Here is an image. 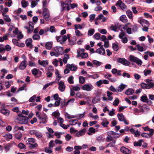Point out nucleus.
<instances>
[{
  "label": "nucleus",
  "mask_w": 154,
  "mask_h": 154,
  "mask_svg": "<svg viewBox=\"0 0 154 154\" xmlns=\"http://www.w3.org/2000/svg\"><path fill=\"white\" fill-rule=\"evenodd\" d=\"M94 88V87L91 84H85L82 88V89L87 91H90L92 90Z\"/></svg>",
  "instance_id": "obj_5"
},
{
  "label": "nucleus",
  "mask_w": 154,
  "mask_h": 154,
  "mask_svg": "<svg viewBox=\"0 0 154 154\" xmlns=\"http://www.w3.org/2000/svg\"><path fill=\"white\" fill-rule=\"evenodd\" d=\"M85 112L82 114H78L77 116H76V118L77 117V119H80L84 117V116L85 115Z\"/></svg>",
  "instance_id": "obj_45"
},
{
  "label": "nucleus",
  "mask_w": 154,
  "mask_h": 154,
  "mask_svg": "<svg viewBox=\"0 0 154 154\" xmlns=\"http://www.w3.org/2000/svg\"><path fill=\"white\" fill-rule=\"evenodd\" d=\"M127 85H125L121 84V85H119L117 88V92H121L125 88Z\"/></svg>",
  "instance_id": "obj_16"
},
{
  "label": "nucleus",
  "mask_w": 154,
  "mask_h": 154,
  "mask_svg": "<svg viewBox=\"0 0 154 154\" xmlns=\"http://www.w3.org/2000/svg\"><path fill=\"white\" fill-rule=\"evenodd\" d=\"M134 92V90L131 88H128L125 92V94L127 95L132 94Z\"/></svg>",
  "instance_id": "obj_22"
},
{
  "label": "nucleus",
  "mask_w": 154,
  "mask_h": 154,
  "mask_svg": "<svg viewBox=\"0 0 154 154\" xmlns=\"http://www.w3.org/2000/svg\"><path fill=\"white\" fill-rule=\"evenodd\" d=\"M85 81V78L82 76H80L79 77V82L81 84H83Z\"/></svg>",
  "instance_id": "obj_52"
},
{
  "label": "nucleus",
  "mask_w": 154,
  "mask_h": 154,
  "mask_svg": "<svg viewBox=\"0 0 154 154\" xmlns=\"http://www.w3.org/2000/svg\"><path fill=\"white\" fill-rule=\"evenodd\" d=\"M45 46L47 49L50 50L52 47V44L51 42H48L46 44Z\"/></svg>",
  "instance_id": "obj_29"
},
{
  "label": "nucleus",
  "mask_w": 154,
  "mask_h": 154,
  "mask_svg": "<svg viewBox=\"0 0 154 154\" xmlns=\"http://www.w3.org/2000/svg\"><path fill=\"white\" fill-rule=\"evenodd\" d=\"M143 142V141L142 140H139L138 142H135L134 143V146H140L142 145L141 143Z\"/></svg>",
  "instance_id": "obj_36"
},
{
  "label": "nucleus",
  "mask_w": 154,
  "mask_h": 154,
  "mask_svg": "<svg viewBox=\"0 0 154 154\" xmlns=\"http://www.w3.org/2000/svg\"><path fill=\"white\" fill-rule=\"evenodd\" d=\"M88 115L90 117L92 118L95 119H97L99 118V117L98 115H96L94 116L92 113L91 112L89 113Z\"/></svg>",
  "instance_id": "obj_44"
},
{
  "label": "nucleus",
  "mask_w": 154,
  "mask_h": 154,
  "mask_svg": "<svg viewBox=\"0 0 154 154\" xmlns=\"http://www.w3.org/2000/svg\"><path fill=\"white\" fill-rule=\"evenodd\" d=\"M54 51L56 52L58 54V56L59 55H62L64 53V50L63 48L60 46L55 47L54 48Z\"/></svg>",
  "instance_id": "obj_3"
},
{
  "label": "nucleus",
  "mask_w": 154,
  "mask_h": 154,
  "mask_svg": "<svg viewBox=\"0 0 154 154\" xmlns=\"http://www.w3.org/2000/svg\"><path fill=\"white\" fill-rule=\"evenodd\" d=\"M151 72V70L145 69L143 71V73L145 76H147L150 74Z\"/></svg>",
  "instance_id": "obj_43"
},
{
  "label": "nucleus",
  "mask_w": 154,
  "mask_h": 154,
  "mask_svg": "<svg viewBox=\"0 0 154 154\" xmlns=\"http://www.w3.org/2000/svg\"><path fill=\"white\" fill-rule=\"evenodd\" d=\"M29 133L32 135H35L38 138H40L42 137V134L39 131L35 130H30L29 131Z\"/></svg>",
  "instance_id": "obj_2"
},
{
  "label": "nucleus",
  "mask_w": 154,
  "mask_h": 154,
  "mask_svg": "<svg viewBox=\"0 0 154 154\" xmlns=\"http://www.w3.org/2000/svg\"><path fill=\"white\" fill-rule=\"evenodd\" d=\"M35 141V140L33 138H29L26 141V144H32Z\"/></svg>",
  "instance_id": "obj_21"
},
{
  "label": "nucleus",
  "mask_w": 154,
  "mask_h": 154,
  "mask_svg": "<svg viewBox=\"0 0 154 154\" xmlns=\"http://www.w3.org/2000/svg\"><path fill=\"white\" fill-rule=\"evenodd\" d=\"M59 90L61 92L63 91L66 88L64 83L62 81H60L58 83Z\"/></svg>",
  "instance_id": "obj_11"
},
{
  "label": "nucleus",
  "mask_w": 154,
  "mask_h": 154,
  "mask_svg": "<svg viewBox=\"0 0 154 154\" xmlns=\"http://www.w3.org/2000/svg\"><path fill=\"white\" fill-rule=\"evenodd\" d=\"M65 117L68 118V119H71L76 118V116L70 115L67 113H65Z\"/></svg>",
  "instance_id": "obj_42"
},
{
  "label": "nucleus",
  "mask_w": 154,
  "mask_h": 154,
  "mask_svg": "<svg viewBox=\"0 0 154 154\" xmlns=\"http://www.w3.org/2000/svg\"><path fill=\"white\" fill-rule=\"evenodd\" d=\"M126 16L125 15H122L121 16L120 18V20L124 23H126L128 22V20L126 18Z\"/></svg>",
  "instance_id": "obj_25"
},
{
  "label": "nucleus",
  "mask_w": 154,
  "mask_h": 154,
  "mask_svg": "<svg viewBox=\"0 0 154 154\" xmlns=\"http://www.w3.org/2000/svg\"><path fill=\"white\" fill-rule=\"evenodd\" d=\"M8 39L7 36L5 35L3 37H0V42H3L5 40H7Z\"/></svg>",
  "instance_id": "obj_55"
},
{
  "label": "nucleus",
  "mask_w": 154,
  "mask_h": 154,
  "mask_svg": "<svg viewBox=\"0 0 154 154\" xmlns=\"http://www.w3.org/2000/svg\"><path fill=\"white\" fill-rule=\"evenodd\" d=\"M19 147L21 149H25L26 148V146L24 144L22 143H20L18 144Z\"/></svg>",
  "instance_id": "obj_59"
},
{
  "label": "nucleus",
  "mask_w": 154,
  "mask_h": 154,
  "mask_svg": "<svg viewBox=\"0 0 154 154\" xmlns=\"http://www.w3.org/2000/svg\"><path fill=\"white\" fill-rule=\"evenodd\" d=\"M61 11H63L65 10V9L66 8V5H68V4H66L63 2H61Z\"/></svg>",
  "instance_id": "obj_23"
},
{
  "label": "nucleus",
  "mask_w": 154,
  "mask_h": 154,
  "mask_svg": "<svg viewBox=\"0 0 154 154\" xmlns=\"http://www.w3.org/2000/svg\"><path fill=\"white\" fill-rule=\"evenodd\" d=\"M12 146V144H7L5 146L4 148L6 152L8 151L10 148Z\"/></svg>",
  "instance_id": "obj_35"
},
{
  "label": "nucleus",
  "mask_w": 154,
  "mask_h": 154,
  "mask_svg": "<svg viewBox=\"0 0 154 154\" xmlns=\"http://www.w3.org/2000/svg\"><path fill=\"white\" fill-rule=\"evenodd\" d=\"M96 52L100 55H103L105 53V50L102 45L99 48L96 50Z\"/></svg>",
  "instance_id": "obj_13"
},
{
  "label": "nucleus",
  "mask_w": 154,
  "mask_h": 154,
  "mask_svg": "<svg viewBox=\"0 0 154 154\" xmlns=\"http://www.w3.org/2000/svg\"><path fill=\"white\" fill-rule=\"evenodd\" d=\"M126 14L129 18L131 19L132 18V13L131 11L129 10H127L126 11Z\"/></svg>",
  "instance_id": "obj_38"
},
{
  "label": "nucleus",
  "mask_w": 154,
  "mask_h": 154,
  "mask_svg": "<svg viewBox=\"0 0 154 154\" xmlns=\"http://www.w3.org/2000/svg\"><path fill=\"white\" fill-rule=\"evenodd\" d=\"M45 150V152L48 153H51L52 152V149L49 147H46Z\"/></svg>",
  "instance_id": "obj_41"
},
{
  "label": "nucleus",
  "mask_w": 154,
  "mask_h": 154,
  "mask_svg": "<svg viewBox=\"0 0 154 154\" xmlns=\"http://www.w3.org/2000/svg\"><path fill=\"white\" fill-rule=\"evenodd\" d=\"M72 89L74 91H79L80 89L78 85H76L75 86H72Z\"/></svg>",
  "instance_id": "obj_58"
},
{
  "label": "nucleus",
  "mask_w": 154,
  "mask_h": 154,
  "mask_svg": "<svg viewBox=\"0 0 154 154\" xmlns=\"http://www.w3.org/2000/svg\"><path fill=\"white\" fill-rule=\"evenodd\" d=\"M79 56L81 57L82 58H85L88 57V55L87 53H83L81 54Z\"/></svg>",
  "instance_id": "obj_48"
},
{
  "label": "nucleus",
  "mask_w": 154,
  "mask_h": 154,
  "mask_svg": "<svg viewBox=\"0 0 154 154\" xmlns=\"http://www.w3.org/2000/svg\"><path fill=\"white\" fill-rule=\"evenodd\" d=\"M112 47L113 50L116 51H117L119 50L118 45L115 43H113L112 45Z\"/></svg>",
  "instance_id": "obj_39"
},
{
  "label": "nucleus",
  "mask_w": 154,
  "mask_h": 154,
  "mask_svg": "<svg viewBox=\"0 0 154 154\" xmlns=\"http://www.w3.org/2000/svg\"><path fill=\"white\" fill-rule=\"evenodd\" d=\"M63 134L62 132H55L54 135L56 136L57 138H60L61 137L60 135Z\"/></svg>",
  "instance_id": "obj_61"
},
{
  "label": "nucleus",
  "mask_w": 154,
  "mask_h": 154,
  "mask_svg": "<svg viewBox=\"0 0 154 154\" xmlns=\"http://www.w3.org/2000/svg\"><path fill=\"white\" fill-rule=\"evenodd\" d=\"M29 30L27 31L28 33L32 32L33 30L34 25L35 24L33 22L29 21Z\"/></svg>",
  "instance_id": "obj_14"
},
{
  "label": "nucleus",
  "mask_w": 154,
  "mask_h": 154,
  "mask_svg": "<svg viewBox=\"0 0 154 154\" xmlns=\"http://www.w3.org/2000/svg\"><path fill=\"white\" fill-rule=\"evenodd\" d=\"M130 131L132 134H134L136 137L139 136L140 135V133L138 131H136L133 128L130 129Z\"/></svg>",
  "instance_id": "obj_20"
},
{
  "label": "nucleus",
  "mask_w": 154,
  "mask_h": 154,
  "mask_svg": "<svg viewBox=\"0 0 154 154\" xmlns=\"http://www.w3.org/2000/svg\"><path fill=\"white\" fill-rule=\"evenodd\" d=\"M118 61L119 63L125 66H128L130 62L125 58H119L118 59Z\"/></svg>",
  "instance_id": "obj_6"
},
{
  "label": "nucleus",
  "mask_w": 154,
  "mask_h": 154,
  "mask_svg": "<svg viewBox=\"0 0 154 154\" xmlns=\"http://www.w3.org/2000/svg\"><path fill=\"white\" fill-rule=\"evenodd\" d=\"M4 137L7 140L11 139L12 138V136L11 134H5L4 136Z\"/></svg>",
  "instance_id": "obj_32"
},
{
  "label": "nucleus",
  "mask_w": 154,
  "mask_h": 154,
  "mask_svg": "<svg viewBox=\"0 0 154 154\" xmlns=\"http://www.w3.org/2000/svg\"><path fill=\"white\" fill-rule=\"evenodd\" d=\"M3 18L5 21L6 22H11V19L9 17V16L7 15L4 16Z\"/></svg>",
  "instance_id": "obj_46"
},
{
  "label": "nucleus",
  "mask_w": 154,
  "mask_h": 154,
  "mask_svg": "<svg viewBox=\"0 0 154 154\" xmlns=\"http://www.w3.org/2000/svg\"><path fill=\"white\" fill-rule=\"evenodd\" d=\"M117 117L118 119L120 121H123L125 119V116L124 115L122 114H119L117 115Z\"/></svg>",
  "instance_id": "obj_26"
},
{
  "label": "nucleus",
  "mask_w": 154,
  "mask_h": 154,
  "mask_svg": "<svg viewBox=\"0 0 154 154\" xmlns=\"http://www.w3.org/2000/svg\"><path fill=\"white\" fill-rule=\"evenodd\" d=\"M65 139L67 141H69L72 138L71 136L69 134H68L66 135L65 136Z\"/></svg>",
  "instance_id": "obj_64"
},
{
  "label": "nucleus",
  "mask_w": 154,
  "mask_h": 154,
  "mask_svg": "<svg viewBox=\"0 0 154 154\" xmlns=\"http://www.w3.org/2000/svg\"><path fill=\"white\" fill-rule=\"evenodd\" d=\"M18 123L22 124H26L28 123V117L22 116L21 114L18 115V117L17 118Z\"/></svg>",
  "instance_id": "obj_1"
},
{
  "label": "nucleus",
  "mask_w": 154,
  "mask_h": 154,
  "mask_svg": "<svg viewBox=\"0 0 154 154\" xmlns=\"http://www.w3.org/2000/svg\"><path fill=\"white\" fill-rule=\"evenodd\" d=\"M104 138L101 135H99L96 138V140L99 141L103 142L104 140Z\"/></svg>",
  "instance_id": "obj_34"
},
{
  "label": "nucleus",
  "mask_w": 154,
  "mask_h": 154,
  "mask_svg": "<svg viewBox=\"0 0 154 154\" xmlns=\"http://www.w3.org/2000/svg\"><path fill=\"white\" fill-rule=\"evenodd\" d=\"M39 119L41 120L42 123H45L47 122V117L45 114H43L41 115L40 119Z\"/></svg>",
  "instance_id": "obj_17"
},
{
  "label": "nucleus",
  "mask_w": 154,
  "mask_h": 154,
  "mask_svg": "<svg viewBox=\"0 0 154 154\" xmlns=\"http://www.w3.org/2000/svg\"><path fill=\"white\" fill-rule=\"evenodd\" d=\"M109 124V122L107 121H106L102 122L101 123V125L103 127H107V125Z\"/></svg>",
  "instance_id": "obj_51"
},
{
  "label": "nucleus",
  "mask_w": 154,
  "mask_h": 154,
  "mask_svg": "<svg viewBox=\"0 0 154 154\" xmlns=\"http://www.w3.org/2000/svg\"><path fill=\"white\" fill-rule=\"evenodd\" d=\"M74 77L72 75H71L69 76L68 78V81L69 83L70 84H73L74 83V81L73 80Z\"/></svg>",
  "instance_id": "obj_37"
},
{
  "label": "nucleus",
  "mask_w": 154,
  "mask_h": 154,
  "mask_svg": "<svg viewBox=\"0 0 154 154\" xmlns=\"http://www.w3.org/2000/svg\"><path fill=\"white\" fill-rule=\"evenodd\" d=\"M53 97L54 99L56 100H61V98L59 97V95L57 94L54 95Z\"/></svg>",
  "instance_id": "obj_54"
},
{
  "label": "nucleus",
  "mask_w": 154,
  "mask_h": 154,
  "mask_svg": "<svg viewBox=\"0 0 154 154\" xmlns=\"http://www.w3.org/2000/svg\"><path fill=\"white\" fill-rule=\"evenodd\" d=\"M32 40L31 38H29L27 39L26 41V46L29 47L30 48H32Z\"/></svg>",
  "instance_id": "obj_15"
},
{
  "label": "nucleus",
  "mask_w": 154,
  "mask_h": 154,
  "mask_svg": "<svg viewBox=\"0 0 154 154\" xmlns=\"http://www.w3.org/2000/svg\"><path fill=\"white\" fill-rule=\"evenodd\" d=\"M4 49L5 51L6 50L7 51H9L11 50V48L10 45H7L5 46Z\"/></svg>",
  "instance_id": "obj_50"
},
{
  "label": "nucleus",
  "mask_w": 154,
  "mask_h": 154,
  "mask_svg": "<svg viewBox=\"0 0 154 154\" xmlns=\"http://www.w3.org/2000/svg\"><path fill=\"white\" fill-rule=\"evenodd\" d=\"M28 65L26 60H23L20 63L19 66V69L22 70H24Z\"/></svg>",
  "instance_id": "obj_9"
},
{
  "label": "nucleus",
  "mask_w": 154,
  "mask_h": 154,
  "mask_svg": "<svg viewBox=\"0 0 154 154\" xmlns=\"http://www.w3.org/2000/svg\"><path fill=\"white\" fill-rule=\"evenodd\" d=\"M21 4L23 7L26 8L28 5V3L25 0H23L21 2Z\"/></svg>",
  "instance_id": "obj_33"
},
{
  "label": "nucleus",
  "mask_w": 154,
  "mask_h": 154,
  "mask_svg": "<svg viewBox=\"0 0 154 154\" xmlns=\"http://www.w3.org/2000/svg\"><path fill=\"white\" fill-rule=\"evenodd\" d=\"M138 58L135 57L132 55H130L129 57V60L130 61L134 63L135 62Z\"/></svg>",
  "instance_id": "obj_28"
},
{
  "label": "nucleus",
  "mask_w": 154,
  "mask_h": 154,
  "mask_svg": "<svg viewBox=\"0 0 154 154\" xmlns=\"http://www.w3.org/2000/svg\"><path fill=\"white\" fill-rule=\"evenodd\" d=\"M38 72V69L36 68H34L32 70V74L36 75L37 74Z\"/></svg>",
  "instance_id": "obj_57"
},
{
  "label": "nucleus",
  "mask_w": 154,
  "mask_h": 154,
  "mask_svg": "<svg viewBox=\"0 0 154 154\" xmlns=\"http://www.w3.org/2000/svg\"><path fill=\"white\" fill-rule=\"evenodd\" d=\"M69 57L68 54H65L64 57L63 59V63L66 64V63L67 62V60L69 59Z\"/></svg>",
  "instance_id": "obj_30"
},
{
  "label": "nucleus",
  "mask_w": 154,
  "mask_h": 154,
  "mask_svg": "<svg viewBox=\"0 0 154 154\" xmlns=\"http://www.w3.org/2000/svg\"><path fill=\"white\" fill-rule=\"evenodd\" d=\"M116 5V6H119L122 10H123L126 9L127 8L126 6L122 2V0H118Z\"/></svg>",
  "instance_id": "obj_7"
},
{
  "label": "nucleus",
  "mask_w": 154,
  "mask_h": 154,
  "mask_svg": "<svg viewBox=\"0 0 154 154\" xmlns=\"http://www.w3.org/2000/svg\"><path fill=\"white\" fill-rule=\"evenodd\" d=\"M141 87L142 88L144 89H149L148 85L145 83H142L141 84Z\"/></svg>",
  "instance_id": "obj_47"
},
{
  "label": "nucleus",
  "mask_w": 154,
  "mask_h": 154,
  "mask_svg": "<svg viewBox=\"0 0 154 154\" xmlns=\"http://www.w3.org/2000/svg\"><path fill=\"white\" fill-rule=\"evenodd\" d=\"M136 47L137 48V50L140 52H142L144 51L143 48L142 46H140L139 44L137 45Z\"/></svg>",
  "instance_id": "obj_40"
},
{
  "label": "nucleus",
  "mask_w": 154,
  "mask_h": 154,
  "mask_svg": "<svg viewBox=\"0 0 154 154\" xmlns=\"http://www.w3.org/2000/svg\"><path fill=\"white\" fill-rule=\"evenodd\" d=\"M77 131H78L77 130H75L74 128L73 127H71L70 128V132L71 134H74L75 133H76Z\"/></svg>",
  "instance_id": "obj_63"
},
{
  "label": "nucleus",
  "mask_w": 154,
  "mask_h": 154,
  "mask_svg": "<svg viewBox=\"0 0 154 154\" xmlns=\"http://www.w3.org/2000/svg\"><path fill=\"white\" fill-rule=\"evenodd\" d=\"M66 67L68 69H69L72 71H75L77 69V66L74 64H68L66 65Z\"/></svg>",
  "instance_id": "obj_10"
},
{
  "label": "nucleus",
  "mask_w": 154,
  "mask_h": 154,
  "mask_svg": "<svg viewBox=\"0 0 154 154\" xmlns=\"http://www.w3.org/2000/svg\"><path fill=\"white\" fill-rule=\"evenodd\" d=\"M77 120L75 119L74 120H70L69 121L70 124L71 125H76L77 123Z\"/></svg>",
  "instance_id": "obj_56"
},
{
  "label": "nucleus",
  "mask_w": 154,
  "mask_h": 154,
  "mask_svg": "<svg viewBox=\"0 0 154 154\" xmlns=\"http://www.w3.org/2000/svg\"><path fill=\"white\" fill-rule=\"evenodd\" d=\"M94 36L96 39L99 40L100 38V35L99 33H96L94 35Z\"/></svg>",
  "instance_id": "obj_60"
},
{
  "label": "nucleus",
  "mask_w": 154,
  "mask_h": 154,
  "mask_svg": "<svg viewBox=\"0 0 154 154\" xmlns=\"http://www.w3.org/2000/svg\"><path fill=\"white\" fill-rule=\"evenodd\" d=\"M120 150L121 152L125 154H128L131 153L130 150L124 146L122 147Z\"/></svg>",
  "instance_id": "obj_12"
},
{
  "label": "nucleus",
  "mask_w": 154,
  "mask_h": 154,
  "mask_svg": "<svg viewBox=\"0 0 154 154\" xmlns=\"http://www.w3.org/2000/svg\"><path fill=\"white\" fill-rule=\"evenodd\" d=\"M141 100L142 101L146 103L148 105H150L152 103L151 101L148 100L147 96L145 94L141 97Z\"/></svg>",
  "instance_id": "obj_8"
},
{
  "label": "nucleus",
  "mask_w": 154,
  "mask_h": 154,
  "mask_svg": "<svg viewBox=\"0 0 154 154\" xmlns=\"http://www.w3.org/2000/svg\"><path fill=\"white\" fill-rule=\"evenodd\" d=\"M43 16L46 20H48V18L50 16L49 11L48 9L45 8L43 9Z\"/></svg>",
  "instance_id": "obj_4"
},
{
  "label": "nucleus",
  "mask_w": 154,
  "mask_h": 154,
  "mask_svg": "<svg viewBox=\"0 0 154 154\" xmlns=\"http://www.w3.org/2000/svg\"><path fill=\"white\" fill-rule=\"evenodd\" d=\"M107 96L108 97V100L110 101L112 100L113 99V97L111 96V95L113 94V93L109 91H107Z\"/></svg>",
  "instance_id": "obj_27"
},
{
  "label": "nucleus",
  "mask_w": 154,
  "mask_h": 154,
  "mask_svg": "<svg viewBox=\"0 0 154 154\" xmlns=\"http://www.w3.org/2000/svg\"><path fill=\"white\" fill-rule=\"evenodd\" d=\"M1 112L6 116H8L10 114V111L8 110L5 109H2L1 110Z\"/></svg>",
  "instance_id": "obj_24"
},
{
  "label": "nucleus",
  "mask_w": 154,
  "mask_h": 154,
  "mask_svg": "<svg viewBox=\"0 0 154 154\" xmlns=\"http://www.w3.org/2000/svg\"><path fill=\"white\" fill-rule=\"evenodd\" d=\"M95 30L94 29H90L88 32V35L89 36H91L94 33Z\"/></svg>",
  "instance_id": "obj_31"
},
{
  "label": "nucleus",
  "mask_w": 154,
  "mask_h": 154,
  "mask_svg": "<svg viewBox=\"0 0 154 154\" xmlns=\"http://www.w3.org/2000/svg\"><path fill=\"white\" fill-rule=\"evenodd\" d=\"M70 36L69 34H67L66 35H64L63 36H62V41L60 42V44L63 45L64 44V42L67 40L68 39V40Z\"/></svg>",
  "instance_id": "obj_19"
},
{
  "label": "nucleus",
  "mask_w": 154,
  "mask_h": 154,
  "mask_svg": "<svg viewBox=\"0 0 154 154\" xmlns=\"http://www.w3.org/2000/svg\"><path fill=\"white\" fill-rule=\"evenodd\" d=\"M149 133L148 134V136L149 137L152 136L153 135V133H154V130L153 129L149 128Z\"/></svg>",
  "instance_id": "obj_62"
},
{
  "label": "nucleus",
  "mask_w": 154,
  "mask_h": 154,
  "mask_svg": "<svg viewBox=\"0 0 154 154\" xmlns=\"http://www.w3.org/2000/svg\"><path fill=\"white\" fill-rule=\"evenodd\" d=\"M38 63L39 64L44 67H46L48 64V60L41 61L40 60H38Z\"/></svg>",
  "instance_id": "obj_18"
},
{
  "label": "nucleus",
  "mask_w": 154,
  "mask_h": 154,
  "mask_svg": "<svg viewBox=\"0 0 154 154\" xmlns=\"http://www.w3.org/2000/svg\"><path fill=\"white\" fill-rule=\"evenodd\" d=\"M119 103V100L117 98H116L113 102V104L115 106H118Z\"/></svg>",
  "instance_id": "obj_49"
},
{
  "label": "nucleus",
  "mask_w": 154,
  "mask_h": 154,
  "mask_svg": "<svg viewBox=\"0 0 154 154\" xmlns=\"http://www.w3.org/2000/svg\"><path fill=\"white\" fill-rule=\"evenodd\" d=\"M135 63L137 64L138 66L141 65L143 63L142 61L138 58L137 59Z\"/></svg>",
  "instance_id": "obj_53"
}]
</instances>
